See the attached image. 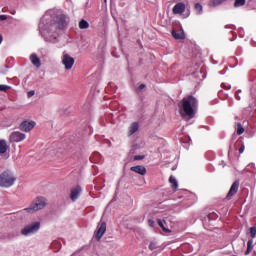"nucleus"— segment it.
<instances>
[{"label": "nucleus", "mask_w": 256, "mask_h": 256, "mask_svg": "<svg viewBox=\"0 0 256 256\" xmlns=\"http://www.w3.org/2000/svg\"><path fill=\"white\" fill-rule=\"evenodd\" d=\"M245 0H235L234 7H243L245 5Z\"/></svg>", "instance_id": "25"}, {"label": "nucleus", "mask_w": 256, "mask_h": 256, "mask_svg": "<svg viewBox=\"0 0 256 256\" xmlns=\"http://www.w3.org/2000/svg\"><path fill=\"white\" fill-rule=\"evenodd\" d=\"M222 87H224L225 89H231V85L225 86V84H222Z\"/></svg>", "instance_id": "35"}, {"label": "nucleus", "mask_w": 256, "mask_h": 256, "mask_svg": "<svg viewBox=\"0 0 256 256\" xmlns=\"http://www.w3.org/2000/svg\"><path fill=\"white\" fill-rule=\"evenodd\" d=\"M3 43V35L0 34V45Z\"/></svg>", "instance_id": "36"}, {"label": "nucleus", "mask_w": 256, "mask_h": 256, "mask_svg": "<svg viewBox=\"0 0 256 256\" xmlns=\"http://www.w3.org/2000/svg\"><path fill=\"white\" fill-rule=\"evenodd\" d=\"M185 9V3L179 2L173 7L172 12L174 15H183V13H185Z\"/></svg>", "instance_id": "10"}, {"label": "nucleus", "mask_w": 256, "mask_h": 256, "mask_svg": "<svg viewBox=\"0 0 256 256\" xmlns=\"http://www.w3.org/2000/svg\"><path fill=\"white\" fill-rule=\"evenodd\" d=\"M17 176L11 170H6L0 174V187L3 189H9L15 185Z\"/></svg>", "instance_id": "3"}, {"label": "nucleus", "mask_w": 256, "mask_h": 256, "mask_svg": "<svg viewBox=\"0 0 256 256\" xmlns=\"http://www.w3.org/2000/svg\"><path fill=\"white\" fill-rule=\"evenodd\" d=\"M41 227V223L39 222H34L30 225L25 226L22 230L21 233L25 236L28 235H33V233H37Z\"/></svg>", "instance_id": "6"}, {"label": "nucleus", "mask_w": 256, "mask_h": 256, "mask_svg": "<svg viewBox=\"0 0 256 256\" xmlns=\"http://www.w3.org/2000/svg\"><path fill=\"white\" fill-rule=\"evenodd\" d=\"M178 107L180 109L181 117L193 119L195 113H197V108L199 107V100L194 96H186L178 104Z\"/></svg>", "instance_id": "2"}, {"label": "nucleus", "mask_w": 256, "mask_h": 256, "mask_svg": "<svg viewBox=\"0 0 256 256\" xmlns=\"http://www.w3.org/2000/svg\"><path fill=\"white\" fill-rule=\"evenodd\" d=\"M169 181L172 184L173 189H177V187H179V184L177 183V178H175V176H170Z\"/></svg>", "instance_id": "21"}, {"label": "nucleus", "mask_w": 256, "mask_h": 256, "mask_svg": "<svg viewBox=\"0 0 256 256\" xmlns=\"http://www.w3.org/2000/svg\"><path fill=\"white\" fill-rule=\"evenodd\" d=\"M225 0H211L209 3L210 7H219Z\"/></svg>", "instance_id": "19"}, {"label": "nucleus", "mask_w": 256, "mask_h": 256, "mask_svg": "<svg viewBox=\"0 0 256 256\" xmlns=\"http://www.w3.org/2000/svg\"><path fill=\"white\" fill-rule=\"evenodd\" d=\"M142 159H145V156L144 155H136L134 157V161H142Z\"/></svg>", "instance_id": "28"}, {"label": "nucleus", "mask_w": 256, "mask_h": 256, "mask_svg": "<svg viewBox=\"0 0 256 256\" xmlns=\"http://www.w3.org/2000/svg\"><path fill=\"white\" fill-rule=\"evenodd\" d=\"M0 21H7V15H0Z\"/></svg>", "instance_id": "32"}, {"label": "nucleus", "mask_w": 256, "mask_h": 256, "mask_svg": "<svg viewBox=\"0 0 256 256\" xmlns=\"http://www.w3.org/2000/svg\"><path fill=\"white\" fill-rule=\"evenodd\" d=\"M3 153H7V141L0 140V155H3Z\"/></svg>", "instance_id": "16"}, {"label": "nucleus", "mask_w": 256, "mask_h": 256, "mask_svg": "<svg viewBox=\"0 0 256 256\" xmlns=\"http://www.w3.org/2000/svg\"><path fill=\"white\" fill-rule=\"evenodd\" d=\"M149 227H155V222L151 219L148 220Z\"/></svg>", "instance_id": "30"}, {"label": "nucleus", "mask_w": 256, "mask_h": 256, "mask_svg": "<svg viewBox=\"0 0 256 256\" xmlns=\"http://www.w3.org/2000/svg\"><path fill=\"white\" fill-rule=\"evenodd\" d=\"M157 223H158L159 227H161V229L164 231V233H171V230H169L165 227V221L158 219Z\"/></svg>", "instance_id": "18"}, {"label": "nucleus", "mask_w": 256, "mask_h": 256, "mask_svg": "<svg viewBox=\"0 0 256 256\" xmlns=\"http://www.w3.org/2000/svg\"><path fill=\"white\" fill-rule=\"evenodd\" d=\"M245 151V144H242L241 147L239 148V153H243Z\"/></svg>", "instance_id": "31"}, {"label": "nucleus", "mask_w": 256, "mask_h": 256, "mask_svg": "<svg viewBox=\"0 0 256 256\" xmlns=\"http://www.w3.org/2000/svg\"><path fill=\"white\" fill-rule=\"evenodd\" d=\"M30 61L34 65V67H41V59L37 56V54H31Z\"/></svg>", "instance_id": "14"}, {"label": "nucleus", "mask_w": 256, "mask_h": 256, "mask_svg": "<svg viewBox=\"0 0 256 256\" xmlns=\"http://www.w3.org/2000/svg\"><path fill=\"white\" fill-rule=\"evenodd\" d=\"M137 131H139V123L134 122L129 127L128 135L129 136L134 135V133H137Z\"/></svg>", "instance_id": "15"}, {"label": "nucleus", "mask_w": 256, "mask_h": 256, "mask_svg": "<svg viewBox=\"0 0 256 256\" xmlns=\"http://www.w3.org/2000/svg\"><path fill=\"white\" fill-rule=\"evenodd\" d=\"M79 27L80 29H89V22H87L86 20H81L79 22Z\"/></svg>", "instance_id": "23"}, {"label": "nucleus", "mask_w": 256, "mask_h": 256, "mask_svg": "<svg viewBox=\"0 0 256 256\" xmlns=\"http://www.w3.org/2000/svg\"><path fill=\"white\" fill-rule=\"evenodd\" d=\"M61 62L66 71H69L73 69V65H75V58L71 57V55L67 54L66 52H63Z\"/></svg>", "instance_id": "5"}, {"label": "nucleus", "mask_w": 256, "mask_h": 256, "mask_svg": "<svg viewBox=\"0 0 256 256\" xmlns=\"http://www.w3.org/2000/svg\"><path fill=\"white\" fill-rule=\"evenodd\" d=\"M25 139H27V135L19 131L12 132L9 136L10 143H21Z\"/></svg>", "instance_id": "7"}, {"label": "nucleus", "mask_w": 256, "mask_h": 256, "mask_svg": "<svg viewBox=\"0 0 256 256\" xmlns=\"http://www.w3.org/2000/svg\"><path fill=\"white\" fill-rule=\"evenodd\" d=\"M251 251H253V239L248 240L247 250L245 252V255H249V253H251Z\"/></svg>", "instance_id": "20"}, {"label": "nucleus", "mask_w": 256, "mask_h": 256, "mask_svg": "<svg viewBox=\"0 0 256 256\" xmlns=\"http://www.w3.org/2000/svg\"><path fill=\"white\" fill-rule=\"evenodd\" d=\"M172 36L174 37V39H185V33L177 32L175 30H172Z\"/></svg>", "instance_id": "17"}, {"label": "nucleus", "mask_w": 256, "mask_h": 256, "mask_svg": "<svg viewBox=\"0 0 256 256\" xmlns=\"http://www.w3.org/2000/svg\"><path fill=\"white\" fill-rule=\"evenodd\" d=\"M7 89H11V86L5 84L0 85V91H7Z\"/></svg>", "instance_id": "27"}, {"label": "nucleus", "mask_w": 256, "mask_h": 256, "mask_svg": "<svg viewBox=\"0 0 256 256\" xmlns=\"http://www.w3.org/2000/svg\"><path fill=\"white\" fill-rule=\"evenodd\" d=\"M68 18L59 10L50 9L46 11L39 23V31L45 41L55 43L57 41V29L67 27Z\"/></svg>", "instance_id": "1"}, {"label": "nucleus", "mask_w": 256, "mask_h": 256, "mask_svg": "<svg viewBox=\"0 0 256 256\" xmlns=\"http://www.w3.org/2000/svg\"><path fill=\"white\" fill-rule=\"evenodd\" d=\"M149 249L150 251H154V249H157V246H155V243H150Z\"/></svg>", "instance_id": "29"}, {"label": "nucleus", "mask_w": 256, "mask_h": 256, "mask_svg": "<svg viewBox=\"0 0 256 256\" xmlns=\"http://www.w3.org/2000/svg\"><path fill=\"white\" fill-rule=\"evenodd\" d=\"M139 89H140V91L143 90V89H145V84H141V85L139 86Z\"/></svg>", "instance_id": "34"}, {"label": "nucleus", "mask_w": 256, "mask_h": 256, "mask_svg": "<svg viewBox=\"0 0 256 256\" xmlns=\"http://www.w3.org/2000/svg\"><path fill=\"white\" fill-rule=\"evenodd\" d=\"M195 11H196L197 15H201L203 13V6L200 3H196Z\"/></svg>", "instance_id": "22"}, {"label": "nucleus", "mask_w": 256, "mask_h": 256, "mask_svg": "<svg viewBox=\"0 0 256 256\" xmlns=\"http://www.w3.org/2000/svg\"><path fill=\"white\" fill-rule=\"evenodd\" d=\"M47 205V200L44 197H38L36 200L27 208L24 209L27 213H37L41 211Z\"/></svg>", "instance_id": "4"}, {"label": "nucleus", "mask_w": 256, "mask_h": 256, "mask_svg": "<svg viewBox=\"0 0 256 256\" xmlns=\"http://www.w3.org/2000/svg\"><path fill=\"white\" fill-rule=\"evenodd\" d=\"M35 125V121L25 120L20 124V131H24V133H29V131H33V129H35Z\"/></svg>", "instance_id": "9"}, {"label": "nucleus", "mask_w": 256, "mask_h": 256, "mask_svg": "<svg viewBox=\"0 0 256 256\" xmlns=\"http://www.w3.org/2000/svg\"><path fill=\"white\" fill-rule=\"evenodd\" d=\"M35 95V91L31 90L28 92V97H33Z\"/></svg>", "instance_id": "33"}, {"label": "nucleus", "mask_w": 256, "mask_h": 256, "mask_svg": "<svg viewBox=\"0 0 256 256\" xmlns=\"http://www.w3.org/2000/svg\"><path fill=\"white\" fill-rule=\"evenodd\" d=\"M237 191H239V181H235L232 186L230 187V190L226 196L227 199H231L234 195L237 194Z\"/></svg>", "instance_id": "11"}, {"label": "nucleus", "mask_w": 256, "mask_h": 256, "mask_svg": "<svg viewBox=\"0 0 256 256\" xmlns=\"http://www.w3.org/2000/svg\"><path fill=\"white\" fill-rule=\"evenodd\" d=\"M130 170L134 173H138V175H145L147 173V168H145V166H133Z\"/></svg>", "instance_id": "13"}, {"label": "nucleus", "mask_w": 256, "mask_h": 256, "mask_svg": "<svg viewBox=\"0 0 256 256\" xmlns=\"http://www.w3.org/2000/svg\"><path fill=\"white\" fill-rule=\"evenodd\" d=\"M106 231H107V223L100 222L95 232L96 240L101 241V238L105 235Z\"/></svg>", "instance_id": "8"}, {"label": "nucleus", "mask_w": 256, "mask_h": 256, "mask_svg": "<svg viewBox=\"0 0 256 256\" xmlns=\"http://www.w3.org/2000/svg\"><path fill=\"white\" fill-rule=\"evenodd\" d=\"M81 195V186H76L71 189L70 198L72 201H77Z\"/></svg>", "instance_id": "12"}, {"label": "nucleus", "mask_w": 256, "mask_h": 256, "mask_svg": "<svg viewBox=\"0 0 256 256\" xmlns=\"http://www.w3.org/2000/svg\"><path fill=\"white\" fill-rule=\"evenodd\" d=\"M250 235H251L252 239H255V237H256V227H251L250 228Z\"/></svg>", "instance_id": "26"}, {"label": "nucleus", "mask_w": 256, "mask_h": 256, "mask_svg": "<svg viewBox=\"0 0 256 256\" xmlns=\"http://www.w3.org/2000/svg\"><path fill=\"white\" fill-rule=\"evenodd\" d=\"M245 133V128H243V125L241 123L237 124V135H243Z\"/></svg>", "instance_id": "24"}]
</instances>
